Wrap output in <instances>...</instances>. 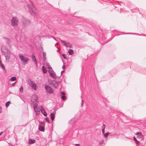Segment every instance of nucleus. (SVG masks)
<instances>
[{
	"mask_svg": "<svg viewBox=\"0 0 146 146\" xmlns=\"http://www.w3.org/2000/svg\"><path fill=\"white\" fill-rule=\"evenodd\" d=\"M58 43H56V44H55V45H58Z\"/></svg>",
	"mask_w": 146,
	"mask_h": 146,
	"instance_id": "obj_44",
	"label": "nucleus"
},
{
	"mask_svg": "<svg viewBox=\"0 0 146 146\" xmlns=\"http://www.w3.org/2000/svg\"><path fill=\"white\" fill-rule=\"evenodd\" d=\"M3 132H2L1 133H0V136L3 133Z\"/></svg>",
	"mask_w": 146,
	"mask_h": 146,
	"instance_id": "obj_42",
	"label": "nucleus"
},
{
	"mask_svg": "<svg viewBox=\"0 0 146 146\" xmlns=\"http://www.w3.org/2000/svg\"><path fill=\"white\" fill-rule=\"evenodd\" d=\"M20 91L21 92H23V88L22 86H21L20 89Z\"/></svg>",
	"mask_w": 146,
	"mask_h": 146,
	"instance_id": "obj_28",
	"label": "nucleus"
},
{
	"mask_svg": "<svg viewBox=\"0 0 146 146\" xmlns=\"http://www.w3.org/2000/svg\"><path fill=\"white\" fill-rule=\"evenodd\" d=\"M16 79V78L15 76H13L11 78V81H14Z\"/></svg>",
	"mask_w": 146,
	"mask_h": 146,
	"instance_id": "obj_22",
	"label": "nucleus"
},
{
	"mask_svg": "<svg viewBox=\"0 0 146 146\" xmlns=\"http://www.w3.org/2000/svg\"><path fill=\"white\" fill-rule=\"evenodd\" d=\"M48 69L50 70H52V68L51 67H49Z\"/></svg>",
	"mask_w": 146,
	"mask_h": 146,
	"instance_id": "obj_37",
	"label": "nucleus"
},
{
	"mask_svg": "<svg viewBox=\"0 0 146 146\" xmlns=\"http://www.w3.org/2000/svg\"><path fill=\"white\" fill-rule=\"evenodd\" d=\"M36 140L34 139H30L29 140V143L30 144H33L35 142Z\"/></svg>",
	"mask_w": 146,
	"mask_h": 146,
	"instance_id": "obj_12",
	"label": "nucleus"
},
{
	"mask_svg": "<svg viewBox=\"0 0 146 146\" xmlns=\"http://www.w3.org/2000/svg\"><path fill=\"white\" fill-rule=\"evenodd\" d=\"M81 98H82V96H81Z\"/></svg>",
	"mask_w": 146,
	"mask_h": 146,
	"instance_id": "obj_47",
	"label": "nucleus"
},
{
	"mask_svg": "<svg viewBox=\"0 0 146 146\" xmlns=\"http://www.w3.org/2000/svg\"><path fill=\"white\" fill-rule=\"evenodd\" d=\"M16 84V82H15V83H14L13 84H12V86H15V85Z\"/></svg>",
	"mask_w": 146,
	"mask_h": 146,
	"instance_id": "obj_33",
	"label": "nucleus"
},
{
	"mask_svg": "<svg viewBox=\"0 0 146 146\" xmlns=\"http://www.w3.org/2000/svg\"><path fill=\"white\" fill-rule=\"evenodd\" d=\"M42 72L44 74H45L46 73L47 71L44 66H42Z\"/></svg>",
	"mask_w": 146,
	"mask_h": 146,
	"instance_id": "obj_20",
	"label": "nucleus"
},
{
	"mask_svg": "<svg viewBox=\"0 0 146 146\" xmlns=\"http://www.w3.org/2000/svg\"><path fill=\"white\" fill-rule=\"evenodd\" d=\"M68 52L69 54L70 55H72L74 53L73 50L71 49H70L69 50Z\"/></svg>",
	"mask_w": 146,
	"mask_h": 146,
	"instance_id": "obj_17",
	"label": "nucleus"
},
{
	"mask_svg": "<svg viewBox=\"0 0 146 146\" xmlns=\"http://www.w3.org/2000/svg\"><path fill=\"white\" fill-rule=\"evenodd\" d=\"M38 105L37 104H35L33 106V108L34 110H36V109L37 108V106Z\"/></svg>",
	"mask_w": 146,
	"mask_h": 146,
	"instance_id": "obj_24",
	"label": "nucleus"
},
{
	"mask_svg": "<svg viewBox=\"0 0 146 146\" xmlns=\"http://www.w3.org/2000/svg\"><path fill=\"white\" fill-rule=\"evenodd\" d=\"M133 139H134V141H135V143L137 145H138V144L139 143V141H137L136 139V138L135 137H133Z\"/></svg>",
	"mask_w": 146,
	"mask_h": 146,
	"instance_id": "obj_21",
	"label": "nucleus"
},
{
	"mask_svg": "<svg viewBox=\"0 0 146 146\" xmlns=\"http://www.w3.org/2000/svg\"><path fill=\"white\" fill-rule=\"evenodd\" d=\"M110 133L109 132H107L104 134V137L105 138H107L108 135Z\"/></svg>",
	"mask_w": 146,
	"mask_h": 146,
	"instance_id": "obj_26",
	"label": "nucleus"
},
{
	"mask_svg": "<svg viewBox=\"0 0 146 146\" xmlns=\"http://www.w3.org/2000/svg\"><path fill=\"white\" fill-rule=\"evenodd\" d=\"M19 23L18 18L16 17H13L11 20L12 25L14 27H16Z\"/></svg>",
	"mask_w": 146,
	"mask_h": 146,
	"instance_id": "obj_3",
	"label": "nucleus"
},
{
	"mask_svg": "<svg viewBox=\"0 0 146 146\" xmlns=\"http://www.w3.org/2000/svg\"><path fill=\"white\" fill-rule=\"evenodd\" d=\"M59 50H57V51H59Z\"/></svg>",
	"mask_w": 146,
	"mask_h": 146,
	"instance_id": "obj_46",
	"label": "nucleus"
},
{
	"mask_svg": "<svg viewBox=\"0 0 146 146\" xmlns=\"http://www.w3.org/2000/svg\"><path fill=\"white\" fill-rule=\"evenodd\" d=\"M75 145H78V146L80 145H79V144H75Z\"/></svg>",
	"mask_w": 146,
	"mask_h": 146,
	"instance_id": "obj_41",
	"label": "nucleus"
},
{
	"mask_svg": "<svg viewBox=\"0 0 146 146\" xmlns=\"http://www.w3.org/2000/svg\"><path fill=\"white\" fill-rule=\"evenodd\" d=\"M65 68V66L64 65H63L62 66V68L63 69H64Z\"/></svg>",
	"mask_w": 146,
	"mask_h": 146,
	"instance_id": "obj_40",
	"label": "nucleus"
},
{
	"mask_svg": "<svg viewBox=\"0 0 146 146\" xmlns=\"http://www.w3.org/2000/svg\"><path fill=\"white\" fill-rule=\"evenodd\" d=\"M19 57L21 61L23 62L26 63L28 61V58L25 57L21 54H19Z\"/></svg>",
	"mask_w": 146,
	"mask_h": 146,
	"instance_id": "obj_5",
	"label": "nucleus"
},
{
	"mask_svg": "<svg viewBox=\"0 0 146 146\" xmlns=\"http://www.w3.org/2000/svg\"><path fill=\"white\" fill-rule=\"evenodd\" d=\"M104 142V140H102V141L100 142V144H102Z\"/></svg>",
	"mask_w": 146,
	"mask_h": 146,
	"instance_id": "obj_31",
	"label": "nucleus"
},
{
	"mask_svg": "<svg viewBox=\"0 0 146 146\" xmlns=\"http://www.w3.org/2000/svg\"><path fill=\"white\" fill-rule=\"evenodd\" d=\"M61 95H64L65 93H64V92H61Z\"/></svg>",
	"mask_w": 146,
	"mask_h": 146,
	"instance_id": "obj_32",
	"label": "nucleus"
},
{
	"mask_svg": "<svg viewBox=\"0 0 146 146\" xmlns=\"http://www.w3.org/2000/svg\"><path fill=\"white\" fill-rule=\"evenodd\" d=\"M136 134L137 135V137L140 138L143 136L141 132H137L136 133Z\"/></svg>",
	"mask_w": 146,
	"mask_h": 146,
	"instance_id": "obj_11",
	"label": "nucleus"
},
{
	"mask_svg": "<svg viewBox=\"0 0 146 146\" xmlns=\"http://www.w3.org/2000/svg\"><path fill=\"white\" fill-rule=\"evenodd\" d=\"M62 99L64 100H66V96L64 95H62Z\"/></svg>",
	"mask_w": 146,
	"mask_h": 146,
	"instance_id": "obj_27",
	"label": "nucleus"
},
{
	"mask_svg": "<svg viewBox=\"0 0 146 146\" xmlns=\"http://www.w3.org/2000/svg\"><path fill=\"white\" fill-rule=\"evenodd\" d=\"M30 1L32 5L31 6L29 4H27V7L29 8V11L31 15L33 16H36V14L34 11V9H35V8L34 7L33 3L31 1Z\"/></svg>",
	"mask_w": 146,
	"mask_h": 146,
	"instance_id": "obj_1",
	"label": "nucleus"
},
{
	"mask_svg": "<svg viewBox=\"0 0 146 146\" xmlns=\"http://www.w3.org/2000/svg\"><path fill=\"white\" fill-rule=\"evenodd\" d=\"M36 112L37 115H38L40 111L37 108L36 109V110H34Z\"/></svg>",
	"mask_w": 146,
	"mask_h": 146,
	"instance_id": "obj_23",
	"label": "nucleus"
},
{
	"mask_svg": "<svg viewBox=\"0 0 146 146\" xmlns=\"http://www.w3.org/2000/svg\"><path fill=\"white\" fill-rule=\"evenodd\" d=\"M2 111V108L0 107V113Z\"/></svg>",
	"mask_w": 146,
	"mask_h": 146,
	"instance_id": "obj_39",
	"label": "nucleus"
},
{
	"mask_svg": "<svg viewBox=\"0 0 146 146\" xmlns=\"http://www.w3.org/2000/svg\"><path fill=\"white\" fill-rule=\"evenodd\" d=\"M55 114V113H52L50 115V118L52 121H53L54 119Z\"/></svg>",
	"mask_w": 146,
	"mask_h": 146,
	"instance_id": "obj_13",
	"label": "nucleus"
},
{
	"mask_svg": "<svg viewBox=\"0 0 146 146\" xmlns=\"http://www.w3.org/2000/svg\"><path fill=\"white\" fill-rule=\"evenodd\" d=\"M51 76L54 78H56V77H55L56 76V74L52 70H49L48 71Z\"/></svg>",
	"mask_w": 146,
	"mask_h": 146,
	"instance_id": "obj_9",
	"label": "nucleus"
},
{
	"mask_svg": "<svg viewBox=\"0 0 146 146\" xmlns=\"http://www.w3.org/2000/svg\"><path fill=\"white\" fill-rule=\"evenodd\" d=\"M60 41L66 47H68L70 48H72V44L69 42H66L62 40H60Z\"/></svg>",
	"mask_w": 146,
	"mask_h": 146,
	"instance_id": "obj_6",
	"label": "nucleus"
},
{
	"mask_svg": "<svg viewBox=\"0 0 146 146\" xmlns=\"http://www.w3.org/2000/svg\"><path fill=\"white\" fill-rule=\"evenodd\" d=\"M43 60L44 61H45L46 60V54L44 52L42 53Z\"/></svg>",
	"mask_w": 146,
	"mask_h": 146,
	"instance_id": "obj_16",
	"label": "nucleus"
},
{
	"mask_svg": "<svg viewBox=\"0 0 146 146\" xmlns=\"http://www.w3.org/2000/svg\"><path fill=\"white\" fill-rule=\"evenodd\" d=\"M45 88L47 92L50 94H51L53 92V90L50 86H45Z\"/></svg>",
	"mask_w": 146,
	"mask_h": 146,
	"instance_id": "obj_7",
	"label": "nucleus"
},
{
	"mask_svg": "<svg viewBox=\"0 0 146 146\" xmlns=\"http://www.w3.org/2000/svg\"><path fill=\"white\" fill-rule=\"evenodd\" d=\"M48 82L50 85H51L55 88H56L58 87L59 84V83L58 82L54 80H51L50 81H50H48Z\"/></svg>",
	"mask_w": 146,
	"mask_h": 146,
	"instance_id": "obj_4",
	"label": "nucleus"
},
{
	"mask_svg": "<svg viewBox=\"0 0 146 146\" xmlns=\"http://www.w3.org/2000/svg\"><path fill=\"white\" fill-rule=\"evenodd\" d=\"M32 57L33 61L35 62V64L37 65V61L35 56L33 55H32Z\"/></svg>",
	"mask_w": 146,
	"mask_h": 146,
	"instance_id": "obj_14",
	"label": "nucleus"
},
{
	"mask_svg": "<svg viewBox=\"0 0 146 146\" xmlns=\"http://www.w3.org/2000/svg\"><path fill=\"white\" fill-rule=\"evenodd\" d=\"M40 111L44 116H46L47 115V114L45 111L44 109L42 106H41Z\"/></svg>",
	"mask_w": 146,
	"mask_h": 146,
	"instance_id": "obj_10",
	"label": "nucleus"
},
{
	"mask_svg": "<svg viewBox=\"0 0 146 146\" xmlns=\"http://www.w3.org/2000/svg\"><path fill=\"white\" fill-rule=\"evenodd\" d=\"M4 55L6 61L7 62H9V59L11 56V53L8 52H6L4 54Z\"/></svg>",
	"mask_w": 146,
	"mask_h": 146,
	"instance_id": "obj_8",
	"label": "nucleus"
},
{
	"mask_svg": "<svg viewBox=\"0 0 146 146\" xmlns=\"http://www.w3.org/2000/svg\"><path fill=\"white\" fill-rule=\"evenodd\" d=\"M62 56H63L64 57V58L65 59H66L65 55L64 54H63L62 55Z\"/></svg>",
	"mask_w": 146,
	"mask_h": 146,
	"instance_id": "obj_35",
	"label": "nucleus"
},
{
	"mask_svg": "<svg viewBox=\"0 0 146 146\" xmlns=\"http://www.w3.org/2000/svg\"><path fill=\"white\" fill-rule=\"evenodd\" d=\"M30 86L32 88H33L35 90H36V85L35 84H33L32 85Z\"/></svg>",
	"mask_w": 146,
	"mask_h": 146,
	"instance_id": "obj_19",
	"label": "nucleus"
},
{
	"mask_svg": "<svg viewBox=\"0 0 146 146\" xmlns=\"http://www.w3.org/2000/svg\"><path fill=\"white\" fill-rule=\"evenodd\" d=\"M52 37L53 38V39H54V40H56V39H55V38H54V37H52Z\"/></svg>",
	"mask_w": 146,
	"mask_h": 146,
	"instance_id": "obj_43",
	"label": "nucleus"
},
{
	"mask_svg": "<svg viewBox=\"0 0 146 146\" xmlns=\"http://www.w3.org/2000/svg\"><path fill=\"white\" fill-rule=\"evenodd\" d=\"M80 146V145H79V146Z\"/></svg>",
	"mask_w": 146,
	"mask_h": 146,
	"instance_id": "obj_48",
	"label": "nucleus"
},
{
	"mask_svg": "<svg viewBox=\"0 0 146 146\" xmlns=\"http://www.w3.org/2000/svg\"><path fill=\"white\" fill-rule=\"evenodd\" d=\"M21 22L23 26L24 27H26L30 24L31 22L30 20L23 17L21 20Z\"/></svg>",
	"mask_w": 146,
	"mask_h": 146,
	"instance_id": "obj_2",
	"label": "nucleus"
},
{
	"mask_svg": "<svg viewBox=\"0 0 146 146\" xmlns=\"http://www.w3.org/2000/svg\"><path fill=\"white\" fill-rule=\"evenodd\" d=\"M28 82L29 84V85L30 86L31 85H32L33 84V82L30 79H29L28 80Z\"/></svg>",
	"mask_w": 146,
	"mask_h": 146,
	"instance_id": "obj_18",
	"label": "nucleus"
},
{
	"mask_svg": "<svg viewBox=\"0 0 146 146\" xmlns=\"http://www.w3.org/2000/svg\"><path fill=\"white\" fill-rule=\"evenodd\" d=\"M82 102L81 104V106H83V99L82 100Z\"/></svg>",
	"mask_w": 146,
	"mask_h": 146,
	"instance_id": "obj_36",
	"label": "nucleus"
},
{
	"mask_svg": "<svg viewBox=\"0 0 146 146\" xmlns=\"http://www.w3.org/2000/svg\"><path fill=\"white\" fill-rule=\"evenodd\" d=\"M39 130L42 131L44 132V128L43 126H39L38 128Z\"/></svg>",
	"mask_w": 146,
	"mask_h": 146,
	"instance_id": "obj_15",
	"label": "nucleus"
},
{
	"mask_svg": "<svg viewBox=\"0 0 146 146\" xmlns=\"http://www.w3.org/2000/svg\"><path fill=\"white\" fill-rule=\"evenodd\" d=\"M40 123L42 125H45V123H44V122H41Z\"/></svg>",
	"mask_w": 146,
	"mask_h": 146,
	"instance_id": "obj_34",
	"label": "nucleus"
},
{
	"mask_svg": "<svg viewBox=\"0 0 146 146\" xmlns=\"http://www.w3.org/2000/svg\"><path fill=\"white\" fill-rule=\"evenodd\" d=\"M102 133L103 134H104V129H102Z\"/></svg>",
	"mask_w": 146,
	"mask_h": 146,
	"instance_id": "obj_38",
	"label": "nucleus"
},
{
	"mask_svg": "<svg viewBox=\"0 0 146 146\" xmlns=\"http://www.w3.org/2000/svg\"><path fill=\"white\" fill-rule=\"evenodd\" d=\"M45 120L46 121H47L48 123H49L50 122V121H49L48 117H46L45 119Z\"/></svg>",
	"mask_w": 146,
	"mask_h": 146,
	"instance_id": "obj_29",
	"label": "nucleus"
},
{
	"mask_svg": "<svg viewBox=\"0 0 146 146\" xmlns=\"http://www.w3.org/2000/svg\"><path fill=\"white\" fill-rule=\"evenodd\" d=\"M106 125L104 124H103L102 126V129H104Z\"/></svg>",
	"mask_w": 146,
	"mask_h": 146,
	"instance_id": "obj_30",
	"label": "nucleus"
},
{
	"mask_svg": "<svg viewBox=\"0 0 146 146\" xmlns=\"http://www.w3.org/2000/svg\"><path fill=\"white\" fill-rule=\"evenodd\" d=\"M10 101H8L5 104V106L6 107H7L8 106L9 104H10Z\"/></svg>",
	"mask_w": 146,
	"mask_h": 146,
	"instance_id": "obj_25",
	"label": "nucleus"
},
{
	"mask_svg": "<svg viewBox=\"0 0 146 146\" xmlns=\"http://www.w3.org/2000/svg\"><path fill=\"white\" fill-rule=\"evenodd\" d=\"M64 72V71H62L61 72V74H62V73H63V72Z\"/></svg>",
	"mask_w": 146,
	"mask_h": 146,
	"instance_id": "obj_45",
	"label": "nucleus"
}]
</instances>
